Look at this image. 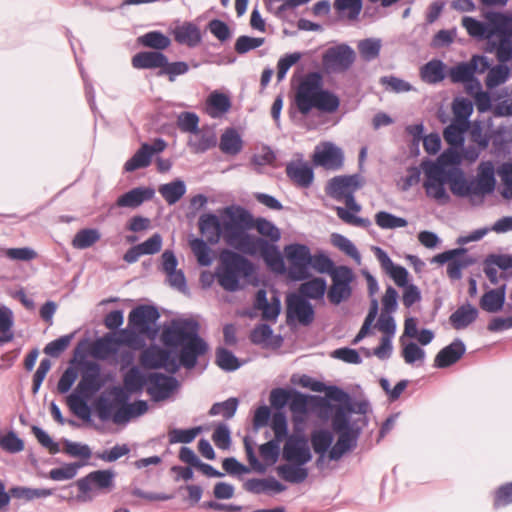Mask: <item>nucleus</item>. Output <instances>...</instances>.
I'll use <instances>...</instances> for the list:
<instances>
[{
	"mask_svg": "<svg viewBox=\"0 0 512 512\" xmlns=\"http://www.w3.org/2000/svg\"><path fill=\"white\" fill-rule=\"evenodd\" d=\"M177 386L176 378L155 372L147 377L146 391L153 401L159 402L169 398Z\"/></svg>",
	"mask_w": 512,
	"mask_h": 512,
	"instance_id": "obj_20",
	"label": "nucleus"
},
{
	"mask_svg": "<svg viewBox=\"0 0 512 512\" xmlns=\"http://www.w3.org/2000/svg\"><path fill=\"white\" fill-rule=\"evenodd\" d=\"M271 428L274 432L273 439L282 442L289 437L287 418L283 412L278 411L273 414Z\"/></svg>",
	"mask_w": 512,
	"mask_h": 512,
	"instance_id": "obj_63",
	"label": "nucleus"
},
{
	"mask_svg": "<svg viewBox=\"0 0 512 512\" xmlns=\"http://www.w3.org/2000/svg\"><path fill=\"white\" fill-rule=\"evenodd\" d=\"M138 43L161 52L171 45V40L160 31H150L138 37Z\"/></svg>",
	"mask_w": 512,
	"mask_h": 512,
	"instance_id": "obj_44",
	"label": "nucleus"
},
{
	"mask_svg": "<svg viewBox=\"0 0 512 512\" xmlns=\"http://www.w3.org/2000/svg\"><path fill=\"white\" fill-rule=\"evenodd\" d=\"M489 66L490 62L486 56L474 55L468 62H461L451 67L448 76L453 83H464L468 88H472V83H474L479 90L481 84L475 78V73H484Z\"/></svg>",
	"mask_w": 512,
	"mask_h": 512,
	"instance_id": "obj_9",
	"label": "nucleus"
},
{
	"mask_svg": "<svg viewBox=\"0 0 512 512\" xmlns=\"http://www.w3.org/2000/svg\"><path fill=\"white\" fill-rule=\"evenodd\" d=\"M172 34L178 44L187 45L191 48L196 47L202 39L199 27L193 22H184L177 25L172 30Z\"/></svg>",
	"mask_w": 512,
	"mask_h": 512,
	"instance_id": "obj_29",
	"label": "nucleus"
},
{
	"mask_svg": "<svg viewBox=\"0 0 512 512\" xmlns=\"http://www.w3.org/2000/svg\"><path fill=\"white\" fill-rule=\"evenodd\" d=\"M161 341L168 348H180L179 361L189 370L196 366L198 358L208 350L207 343L199 336L198 322L192 319L171 320L163 328Z\"/></svg>",
	"mask_w": 512,
	"mask_h": 512,
	"instance_id": "obj_2",
	"label": "nucleus"
},
{
	"mask_svg": "<svg viewBox=\"0 0 512 512\" xmlns=\"http://www.w3.org/2000/svg\"><path fill=\"white\" fill-rule=\"evenodd\" d=\"M286 313L288 319H296L304 326L310 325L315 317L312 304L297 293H291L286 298Z\"/></svg>",
	"mask_w": 512,
	"mask_h": 512,
	"instance_id": "obj_18",
	"label": "nucleus"
},
{
	"mask_svg": "<svg viewBox=\"0 0 512 512\" xmlns=\"http://www.w3.org/2000/svg\"><path fill=\"white\" fill-rule=\"evenodd\" d=\"M134 339L135 333L127 329H121L118 336L107 333L91 344L90 353L95 359L106 360L116 354L121 345H131Z\"/></svg>",
	"mask_w": 512,
	"mask_h": 512,
	"instance_id": "obj_10",
	"label": "nucleus"
},
{
	"mask_svg": "<svg viewBox=\"0 0 512 512\" xmlns=\"http://www.w3.org/2000/svg\"><path fill=\"white\" fill-rule=\"evenodd\" d=\"M12 494L16 498L31 501L36 498H46L51 496L53 494V490L46 488L17 487L12 489Z\"/></svg>",
	"mask_w": 512,
	"mask_h": 512,
	"instance_id": "obj_61",
	"label": "nucleus"
},
{
	"mask_svg": "<svg viewBox=\"0 0 512 512\" xmlns=\"http://www.w3.org/2000/svg\"><path fill=\"white\" fill-rule=\"evenodd\" d=\"M215 363L226 372L236 371L243 364L231 351L223 347L216 349Z\"/></svg>",
	"mask_w": 512,
	"mask_h": 512,
	"instance_id": "obj_48",
	"label": "nucleus"
},
{
	"mask_svg": "<svg viewBox=\"0 0 512 512\" xmlns=\"http://www.w3.org/2000/svg\"><path fill=\"white\" fill-rule=\"evenodd\" d=\"M186 191V184L181 179H175L169 183L162 184L158 188L159 194L168 205L176 204L185 195Z\"/></svg>",
	"mask_w": 512,
	"mask_h": 512,
	"instance_id": "obj_37",
	"label": "nucleus"
},
{
	"mask_svg": "<svg viewBox=\"0 0 512 512\" xmlns=\"http://www.w3.org/2000/svg\"><path fill=\"white\" fill-rule=\"evenodd\" d=\"M123 384L130 393H139L147 387V377L137 366L130 368L123 377Z\"/></svg>",
	"mask_w": 512,
	"mask_h": 512,
	"instance_id": "obj_46",
	"label": "nucleus"
},
{
	"mask_svg": "<svg viewBox=\"0 0 512 512\" xmlns=\"http://www.w3.org/2000/svg\"><path fill=\"white\" fill-rule=\"evenodd\" d=\"M379 83L385 88L386 91L392 93H404L414 90L413 86L394 75L383 76L380 78Z\"/></svg>",
	"mask_w": 512,
	"mask_h": 512,
	"instance_id": "obj_55",
	"label": "nucleus"
},
{
	"mask_svg": "<svg viewBox=\"0 0 512 512\" xmlns=\"http://www.w3.org/2000/svg\"><path fill=\"white\" fill-rule=\"evenodd\" d=\"M217 144V136L215 132L209 128H198L197 132L191 133L187 145L193 153H204L215 147Z\"/></svg>",
	"mask_w": 512,
	"mask_h": 512,
	"instance_id": "obj_28",
	"label": "nucleus"
},
{
	"mask_svg": "<svg viewBox=\"0 0 512 512\" xmlns=\"http://www.w3.org/2000/svg\"><path fill=\"white\" fill-rule=\"evenodd\" d=\"M309 399L310 396L297 390H292V395L288 405L292 413L294 429L297 432H302V426L309 412Z\"/></svg>",
	"mask_w": 512,
	"mask_h": 512,
	"instance_id": "obj_24",
	"label": "nucleus"
},
{
	"mask_svg": "<svg viewBox=\"0 0 512 512\" xmlns=\"http://www.w3.org/2000/svg\"><path fill=\"white\" fill-rule=\"evenodd\" d=\"M491 22L494 33H490L486 52L495 54L499 63L512 60V17L505 14H493Z\"/></svg>",
	"mask_w": 512,
	"mask_h": 512,
	"instance_id": "obj_7",
	"label": "nucleus"
},
{
	"mask_svg": "<svg viewBox=\"0 0 512 512\" xmlns=\"http://www.w3.org/2000/svg\"><path fill=\"white\" fill-rule=\"evenodd\" d=\"M289 261L288 275L294 281L306 280L310 277L311 252L304 244H290L285 247Z\"/></svg>",
	"mask_w": 512,
	"mask_h": 512,
	"instance_id": "obj_13",
	"label": "nucleus"
},
{
	"mask_svg": "<svg viewBox=\"0 0 512 512\" xmlns=\"http://www.w3.org/2000/svg\"><path fill=\"white\" fill-rule=\"evenodd\" d=\"M154 190L146 187H136L118 197L116 205L123 208H137L145 201L153 198Z\"/></svg>",
	"mask_w": 512,
	"mask_h": 512,
	"instance_id": "obj_32",
	"label": "nucleus"
},
{
	"mask_svg": "<svg viewBox=\"0 0 512 512\" xmlns=\"http://www.w3.org/2000/svg\"><path fill=\"white\" fill-rule=\"evenodd\" d=\"M199 117L194 112H181L177 116V127L183 133H193L197 132L199 128Z\"/></svg>",
	"mask_w": 512,
	"mask_h": 512,
	"instance_id": "obj_62",
	"label": "nucleus"
},
{
	"mask_svg": "<svg viewBox=\"0 0 512 512\" xmlns=\"http://www.w3.org/2000/svg\"><path fill=\"white\" fill-rule=\"evenodd\" d=\"M160 314L156 307L150 305H140L132 309L129 313L128 324L135 333L145 335L154 339L158 330L154 328Z\"/></svg>",
	"mask_w": 512,
	"mask_h": 512,
	"instance_id": "obj_14",
	"label": "nucleus"
},
{
	"mask_svg": "<svg viewBox=\"0 0 512 512\" xmlns=\"http://www.w3.org/2000/svg\"><path fill=\"white\" fill-rule=\"evenodd\" d=\"M149 144L143 143L136 153L125 163L124 169L133 172L140 168H146L151 163Z\"/></svg>",
	"mask_w": 512,
	"mask_h": 512,
	"instance_id": "obj_47",
	"label": "nucleus"
},
{
	"mask_svg": "<svg viewBox=\"0 0 512 512\" xmlns=\"http://www.w3.org/2000/svg\"><path fill=\"white\" fill-rule=\"evenodd\" d=\"M375 223L382 229L402 228L408 224L405 218L398 217L386 211L376 213Z\"/></svg>",
	"mask_w": 512,
	"mask_h": 512,
	"instance_id": "obj_56",
	"label": "nucleus"
},
{
	"mask_svg": "<svg viewBox=\"0 0 512 512\" xmlns=\"http://www.w3.org/2000/svg\"><path fill=\"white\" fill-rule=\"evenodd\" d=\"M485 84L488 89H494L505 83L509 78V68L505 63H500L492 68H488Z\"/></svg>",
	"mask_w": 512,
	"mask_h": 512,
	"instance_id": "obj_50",
	"label": "nucleus"
},
{
	"mask_svg": "<svg viewBox=\"0 0 512 512\" xmlns=\"http://www.w3.org/2000/svg\"><path fill=\"white\" fill-rule=\"evenodd\" d=\"M189 245L200 266L207 267L212 264V250L207 240L193 238L189 241Z\"/></svg>",
	"mask_w": 512,
	"mask_h": 512,
	"instance_id": "obj_45",
	"label": "nucleus"
},
{
	"mask_svg": "<svg viewBox=\"0 0 512 512\" xmlns=\"http://www.w3.org/2000/svg\"><path fill=\"white\" fill-rule=\"evenodd\" d=\"M189 71V65L184 61L169 62L166 57V64L157 72V76H167L170 82H174L177 76L184 75Z\"/></svg>",
	"mask_w": 512,
	"mask_h": 512,
	"instance_id": "obj_57",
	"label": "nucleus"
},
{
	"mask_svg": "<svg viewBox=\"0 0 512 512\" xmlns=\"http://www.w3.org/2000/svg\"><path fill=\"white\" fill-rule=\"evenodd\" d=\"M282 455L289 463L306 465L312 460L308 439L301 432L289 435L283 446Z\"/></svg>",
	"mask_w": 512,
	"mask_h": 512,
	"instance_id": "obj_16",
	"label": "nucleus"
},
{
	"mask_svg": "<svg viewBox=\"0 0 512 512\" xmlns=\"http://www.w3.org/2000/svg\"><path fill=\"white\" fill-rule=\"evenodd\" d=\"M490 230L496 233H506L512 231V216H506L498 219L491 228H479L471 232L469 235L460 236L456 243L466 245L470 242L481 240Z\"/></svg>",
	"mask_w": 512,
	"mask_h": 512,
	"instance_id": "obj_27",
	"label": "nucleus"
},
{
	"mask_svg": "<svg viewBox=\"0 0 512 512\" xmlns=\"http://www.w3.org/2000/svg\"><path fill=\"white\" fill-rule=\"evenodd\" d=\"M277 474L289 483L299 484L307 479L308 469L304 465L288 462L277 467Z\"/></svg>",
	"mask_w": 512,
	"mask_h": 512,
	"instance_id": "obj_38",
	"label": "nucleus"
},
{
	"mask_svg": "<svg viewBox=\"0 0 512 512\" xmlns=\"http://www.w3.org/2000/svg\"><path fill=\"white\" fill-rule=\"evenodd\" d=\"M331 423L334 431L339 434L336 442L348 451L356 447L362 429L367 426L364 418L349 420L342 409L335 410Z\"/></svg>",
	"mask_w": 512,
	"mask_h": 512,
	"instance_id": "obj_8",
	"label": "nucleus"
},
{
	"mask_svg": "<svg viewBox=\"0 0 512 512\" xmlns=\"http://www.w3.org/2000/svg\"><path fill=\"white\" fill-rule=\"evenodd\" d=\"M364 184L359 174L335 176L326 185V193L336 201H344L346 208L336 207L337 216L345 223L367 228L371 225L368 218H361L354 213L361 211V205L355 200L354 194Z\"/></svg>",
	"mask_w": 512,
	"mask_h": 512,
	"instance_id": "obj_3",
	"label": "nucleus"
},
{
	"mask_svg": "<svg viewBox=\"0 0 512 512\" xmlns=\"http://www.w3.org/2000/svg\"><path fill=\"white\" fill-rule=\"evenodd\" d=\"M90 396H86L82 394V392H78L75 389L68 397H67V405L70 410L80 419L84 421L91 420V410L89 405L87 404V398Z\"/></svg>",
	"mask_w": 512,
	"mask_h": 512,
	"instance_id": "obj_41",
	"label": "nucleus"
},
{
	"mask_svg": "<svg viewBox=\"0 0 512 512\" xmlns=\"http://www.w3.org/2000/svg\"><path fill=\"white\" fill-rule=\"evenodd\" d=\"M506 299V284L485 292L480 299V307L489 313H496L503 308Z\"/></svg>",
	"mask_w": 512,
	"mask_h": 512,
	"instance_id": "obj_34",
	"label": "nucleus"
},
{
	"mask_svg": "<svg viewBox=\"0 0 512 512\" xmlns=\"http://www.w3.org/2000/svg\"><path fill=\"white\" fill-rule=\"evenodd\" d=\"M13 325L12 310L6 306L0 307V343H8L13 340Z\"/></svg>",
	"mask_w": 512,
	"mask_h": 512,
	"instance_id": "obj_49",
	"label": "nucleus"
},
{
	"mask_svg": "<svg viewBox=\"0 0 512 512\" xmlns=\"http://www.w3.org/2000/svg\"><path fill=\"white\" fill-rule=\"evenodd\" d=\"M101 237L97 229H82L76 233L72 240V245L76 249H86L95 244Z\"/></svg>",
	"mask_w": 512,
	"mask_h": 512,
	"instance_id": "obj_52",
	"label": "nucleus"
},
{
	"mask_svg": "<svg viewBox=\"0 0 512 512\" xmlns=\"http://www.w3.org/2000/svg\"><path fill=\"white\" fill-rule=\"evenodd\" d=\"M332 284L328 290L329 301L334 305L350 298L352 294L351 283L354 280V274L351 268L347 266H338L331 275Z\"/></svg>",
	"mask_w": 512,
	"mask_h": 512,
	"instance_id": "obj_15",
	"label": "nucleus"
},
{
	"mask_svg": "<svg viewBox=\"0 0 512 512\" xmlns=\"http://www.w3.org/2000/svg\"><path fill=\"white\" fill-rule=\"evenodd\" d=\"M115 474L111 470H97L90 472L85 477L77 481L78 489L81 493H88L94 488L110 489L114 485Z\"/></svg>",
	"mask_w": 512,
	"mask_h": 512,
	"instance_id": "obj_23",
	"label": "nucleus"
},
{
	"mask_svg": "<svg viewBox=\"0 0 512 512\" xmlns=\"http://www.w3.org/2000/svg\"><path fill=\"white\" fill-rule=\"evenodd\" d=\"M357 48L360 56L365 61L370 62L379 56L381 50V40L376 38H367L361 40L358 43Z\"/></svg>",
	"mask_w": 512,
	"mask_h": 512,
	"instance_id": "obj_53",
	"label": "nucleus"
},
{
	"mask_svg": "<svg viewBox=\"0 0 512 512\" xmlns=\"http://www.w3.org/2000/svg\"><path fill=\"white\" fill-rule=\"evenodd\" d=\"M473 197H484L495 190V168L491 161H483L477 168V175L471 179Z\"/></svg>",
	"mask_w": 512,
	"mask_h": 512,
	"instance_id": "obj_19",
	"label": "nucleus"
},
{
	"mask_svg": "<svg viewBox=\"0 0 512 512\" xmlns=\"http://www.w3.org/2000/svg\"><path fill=\"white\" fill-rule=\"evenodd\" d=\"M295 105L302 115L312 109L334 113L340 105L338 96L323 88V77L319 72H310L300 82L295 93Z\"/></svg>",
	"mask_w": 512,
	"mask_h": 512,
	"instance_id": "obj_4",
	"label": "nucleus"
},
{
	"mask_svg": "<svg viewBox=\"0 0 512 512\" xmlns=\"http://www.w3.org/2000/svg\"><path fill=\"white\" fill-rule=\"evenodd\" d=\"M466 351L464 342L456 338L449 345L441 349L434 359V367L447 368L455 364Z\"/></svg>",
	"mask_w": 512,
	"mask_h": 512,
	"instance_id": "obj_25",
	"label": "nucleus"
},
{
	"mask_svg": "<svg viewBox=\"0 0 512 512\" xmlns=\"http://www.w3.org/2000/svg\"><path fill=\"white\" fill-rule=\"evenodd\" d=\"M201 430L202 428L200 426L190 429H172L168 433L169 443H191L196 438V436L201 432Z\"/></svg>",
	"mask_w": 512,
	"mask_h": 512,
	"instance_id": "obj_60",
	"label": "nucleus"
},
{
	"mask_svg": "<svg viewBox=\"0 0 512 512\" xmlns=\"http://www.w3.org/2000/svg\"><path fill=\"white\" fill-rule=\"evenodd\" d=\"M420 74L426 83H439L445 78V64L441 60L433 59L421 68Z\"/></svg>",
	"mask_w": 512,
	"mask_h": 512,
	"instance_id": "obj_43",
	"label": "nucleus"
},
{
	"mask_svg": "<svg viewBox=\"0 0 512 512\" xmlns=\"http://www.w3.org/2000/svg\"><path fill=\"white\" fill-rule=\"evenodd\" d=\"M469 125L459 120H452L444 129L443 138L453 148H460L464 145V134Z\"/></svg>",
	"mask_w": 512,
	"mask_h": 512,
	"instance_id": "obj_40",
	"label": "nucleus"
},
{
	"mask_svg": "<svg viewBox=\"0 0 512 512\" xmlns=\"http://www.w3.org/2000/svg\"><path fill=\"white\" fill-rule=\"evenodd\" d=\"M312 161L315 166L335 171L343 166L344 155L339 147L331 142H325L315 147Z\"/></svg>",
	"mask_w": 512,
	"mask_h": 512,
	"instance_id": "obj_17",
	"label": "nucleus"
},
{
	"mask_svg": "<svg viewBox=\"0 0 512 512\" xmlns=\"http://www.w3.org/2000/svg\"><path fill=\"white\" fill-rule=\"evenodd\" d=\"M327 289L325 279L316 277L300 284L298 293L305 299L320 300L323 299Z\"/></svg>",
	"mask_w": 512,
	"mask_h": 512,
	"instance_id": "obj_36",
	"label": "nucleus"
},
{
	"mask_svg": "<svg viewBox=\"0 0 512 512\" xmlns=\"http://www.w3.org/2000/svg\"><path fill=\"white\" fill-rule=\"evenodd\" d=\"M493 14H500L499 12H488L485 15L487 23L476 20L473 17L465 16L462 18V26L467 30L468 34L472 37L489 39L490 33H494V25L491 22Z\"/></svg>",
	"mask_w": 512,
	"mask_h": 512,
	"instance_id": "obj_31",
	"label": "nucleus"
},
{
	"mask_svg": "<svg viewBox=\"0 0 512 512\" xmlns=\"http://www.w3.org/2000/svg\"><path fill=\"white\" fill-rule=\"evenodd\" d=\"M296 160L286 164L287 177L298 187L309 188L314 181V171L311 165L304 161L303 155L298 154Z\"/></svg>",
	"mask_w": 512,
	"mask_h": 512,
	"instance_id": "obj_21",
	"label": "nucleus"
},
{
	"mask_svg": "<svg viewBox=\"0 0 512 512\" xmlns=\"http://www.w3.org/2000/svg\"><path fill=\"white\" fill-rule=\"evenodd\" d=\"M102 386L103 381L101 379L100 365L95 362H87L76 389L86 396H92L98 392Z\"/></svg>",
	"mask_w": 512,
	"mask_h": 512,
	"instance_id": "obj_22",
	"label": "nucleus"
},
{
	"mask_svg": "<svg viewBox=\"0 0 512 512\" xmlns=\"http://www.w3.org/2000/svg\"><path fill=\"white\" fill-rule=\"evenodd\" d=\"M132 66L136 69H162L166 64V55L159 51H142L132 57Z\"/></svg>",
	"mask_w": 512,
	"mask_h": 512,
	"instance_id": "obj_33",
	"label": "nucleus"
},
{
	"mask_svg": "<svg viewBox=\"0 0 512 512\" xmlns=\"http://www.w3.org/2000/svg\"><path fill=\"white\" fill-rule=\"evenodd\" d=\"M446 184H449L452 194L457 197H473L471 181L465 178L460 167L441 170L440 167L433 165L428 177L424 179L423 187L428 197L440 204H446L450 201V196L445 188Z\"/></svg>",
	"mask_w": 512,
	"mask_h": 512,
	"instance_id": "obj_5",
	"label": "nucleus"
},
{
	"mask_svg": "<svg viewBox=\"0 0 512 512\" xmlns=\"http://www.w3.org/2000/svg\"><path fill=\"white\" fill-rule=\"evenodd\" d=\"M219 147L224 154L237 155L243 148V141L234 128H228L220 137Z\"/></svg>",
	"mask_w": 512,
	"mask_h": 512,
	"instance_id": "obj_42",
	"label": "nucleus"
},
{
	"mask_svg": "<svg viewBox=\"0 0 512 512\" xmlns=\"http://www.w3.org/2000/svg\"><path fill=\"white\" fill-rule=\"evenodd\" d=\"M254 308L262 311L264 320L276 322L280 314L281 302L278 296H273L269 302L266 291L259 289L256 293Z\"/></svg>",
	"mask_w": 512,
	"mask_h": 512,
	"instance_id": "obj_26",
	"label": "nucleus"
},
{
	"mask_svg": "<svg viewBox=\"0 0 512 512\" xmlns=\"http://www.w3.org/2000/svg\"><path fill=\"white\" fill-rule=\"evenodd\" d=\"M310 267L313 268L318 273H327L330 276L332 275L333 271H335L337 268L335 267L332 259L323 252H318L313 255L311 254Z\"/></svg>",
	"mask_w": 512,
	"mask_h": 512,
	"instance_id": "obj_59",
	"label": "nucleus"
},
{
	"mask_svg": "<svg viewBox=\"0 0 512 512\" xmlns=\"http://www.w3.org/2000/svg\"><path fill=\"white\" fill-rule=\"evenodd\" d=\"M140 363L147 369H165L168 373L174 374L180 368L179 358L158 345H150L140 355Z\"/></svg>",
	"mask_w": 512,
	"mask_h": 512,
	"instance_id": "obj_12",
	"label": "nucleus"
},
{
	"mask_svg": "<svg viewBox=\"0 0 512 512\" xmlns=\"http://www.w3.org/2000/svg\"><path fill=\"white\" fill-rule=\"evenodd\" d=\"M332 442L333 435L328 430H315L311 434V444L316 454H326Z\"/></svg>",
	"mask_w": 512,
	"mask_h": 512,
	"instance_id": "obj_51",
	"label": "nucleus"
},
{
	"mask_svg": "<svg viewBox=\"0 0 512 512\" xmlns=\"http://www.w3.org/2000/svg\"><path fill=\"white\" fill-rule=\"evenodd\" d=\"M478 315V309L469 302H466L450 315L449 322L455 330H463L474 323Z\"/></svg>",
	"mask_w": 512,
	"mask_h": 512,
	"instance_id": "obj_30",
	"label": "nucleus"
},
{
	"mask_svg": "<svg viewBox=\"0 0 512 512\" xmlns=\"http://www.w3.org/2000/svg\"><path fill=\"white\" fill-rule=\"evenodd\" d=\"M222 222L214 213H204L199 217L198 227L210 245H216L223 238L225 243L243 254H260L265 263L275 272L283 273L285 264L274 244L261 237L246 232L252 226V215L240 206H227L220 211Z\"/></svg>",
	"mask_w": 512,
	"mask_h": 512,
	"instance_id": "obj_1",
	"label": "nucleus"
},
{
	"mask_svg": "<svg viewBox=\"0 0 512 512\" xmlns=\"http://www.w3.org/2000/svg\"><path fill=\"white\" fill-rule=\"evenodd\" d=\"M255 228L259 234L268 238L271 242H278L281 238V233L277 226L265 218H257Z\"/></svg>",
	"mask_w": 512,
	"mask_h": 512,
	"instance_id": "obj_64",
	"label": "nucleus"
},
{
	"mask_svg": "<svg viewBox=\"0 0 512 512\" xmlns=\"http://www.w3.org/2000/svg\"><path fill=\"white\" fill-rule=\"evenodd\" d=\"M356 59L355 51L347 44H339L328 48L322 56V66L329 74L348 71Z\"/></svg>",
	"mask_w": 512,
	"mask_h": 512,
	"instance_id": "obj_11",
	"label": "nucleus"
},
{
	"mask_svg": "<svg viewBox=\"0 0 512 512\" xmlns=\"http://www.w3.org/2000/svg\"><path fill=\"white\" fill-rule=\"evenodd\" d=\"M331 242L335 247L340 249L342 252L357 262L361 260V255L356 246L347 237L338 233H334L331 235Z\"/></svg>",
	"mask_w": 512,
	"mask_h": 512,
	"instance_id": "obj_58",
	"label": "nucleus"
},
{
	"mask_svg": "<svg viewBox=\"0 0 512 512\" xmlns=\"http://www.w3.org/2000/svg\"><path fill=\"white\" fill-rule=\"evenodd\" d=\"M238 405V399L231 397L223 402L214 403L209 410V415H222L225 419H231L235 415Z\"/></svg>",
	"mask_w": 512,
	"mask_h": 512,
	"instance_id": "obj_54",
	"label": "nucleus"
},
{
	"mask_svg": "<svg viewBox=\"0 0 512 512\" xmlns=\"http://www.w3.org/2000/svg\"><path fill=\"white\" fill-rule=\"evenodd\" d=\"M461 163V157L457 151L448 149L443 152L436 161H424L421 167L424 172V176L428 177L430 169L433 165L441 168V170H450V167H459Z\"/></svg>",
	"mask_w": 512,
	"mask_h": 512,
	"instance_id": "obj_35",
	"label": "nucleus"
},
{
	"mask_svg": "<svg viewBox=\"0 0 512 512\" xmlns=\"http://www.w3.org/2000/svg\"><path fill=\"white\" fill-rule=\"evenodd\" d=\"M207 114L212 118H218L231 108V101L227 95L218 91L212 92L206 101Z\"/></svg>",
	"mask_w": 512,
	"mask_h": 512,
	"instance_id": "obj_39",
	"label": "nucleus"
},
{
	"mask_svg": "<svg viewBox=\"0 0 512 512\" xmlns=\"http://www.w3.org/2000/svg\"><path fill=\"white\" fill-rule=\"evenodd\" d=\"M253 272L254 266L251 261L235 251L224 249L220 253L215 275L223 289L234 292L239 290L240 280L250 277Z\"/></svg>",
	"mask_w": 512,
	"mask_h": 512,
	"instance_id": "obj_6",
	"label": "nucleus"
}]
</instances>
